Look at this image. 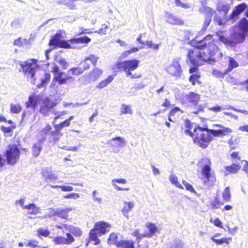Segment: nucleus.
I'll use <instances>...</instances> for the list:
<instances>
[{"mask_svg":"<svg viewBox=\"0 0 248 248\" xmlns=\"http://www.w3.org/2000/svg\"><path fill=\"white\" fill-rule=\"evenodd\" d=\"M187 135L190 136L193 142L202 148L207 147L212 140V135L214 137L221 136L218 129H209L207 127L202 128L195 124H191L187 119Z\"/></svg>","mask_w":248,"mask_h":248,"instance_id":"obj_1","label":"nucleus"},{"mask_svg":"<svg viewBox=\"0 0 248 248\" xmlns=\"http://www.w3.org/2000/svg\"><path fill=\"white\" fill-rule=\"evenodd\" d=\"M191 44L200 48L206 49L204 55L209 57L207 62L209 63L219 61L223 56L213 39L212 35H208L202 39L196 37L191 41Z\"/></svg>","mask_w":248,"mask_h":248,"instance_id":"obj_2","label":"nucleus"},{"mask_svg":"<svg viewBox=\"0 0 248 248\" xmlns=\"http://www.w3.org/2000/svg\"><path fill=\"white\" fill-rule=\"evenodd\" d=\"M198 165L202 169V179L206 186L212 185L215 181V177L211 173V162L209 159L204 157L201 159Z\"/></svg>","mask_w":248,"mask_h":248,"instance_id":"obj_3","label":"nucleus"},{"mask_svg":"<svg viewBox=\"0 0 248 248\" xmlns=\"http://www.w3.org/2000/svg\"><path fill=\"white\" fill-rule=\"evenodd\" d=\"M110 225L105 221H99L96 222L94 228L90 232V238L91 240L95 242L94 245H98L100 241L98 238V236H101L105 234L109 231Z\"/></svg>","mask_w":248,"mask_h":248,"instance_id":"obj_4","label":"nucleus"},{"mask_svg":"<svg viewBox=\"0 0 248 248\" xmlns=\"http://www.w3.org/2000/svg\"><path fill=\"white\" fill-rule=\"evenodd\" d=\"M240 30L239 28H233L230 38L224 36H220V41L226 45L231 46H233L236 43L243 42L245 39L246 34L241 31Z\"/></svg>","mask_w":248,"mask_h":248,"instance_id":"obj_5","label":"nucleus"},{"mask_svg":"<svg viewBox=\"0 0 248 248\" xmlns=\"http://www.w3.org/2000/svg\"><path fill=\"white\" fill-rule=\"evenodd\" d=\"M140 63V61L137 59L125 60L122 62H117L113 67L114 70L124 71L127 77L131 75V71L136 69Z\"/></svg>","mask_w":248,"mask_h":248,"instance_id":"obj_6","label":"nucleus"},{"mask_svg":"<svg viewBox=\"0 0 248 248\" xmlns=\"http://www.w3.org/2000/svg\"><path fill=\"white\" fill-rule=\"evenodd\" d=\"M33 63L25 62L23 63H20V66L22 71L27 76L28 81L32 85L35 84V78L34 77L35 70L38 66L36 65L37 60L32 59L31 60Z\"/></svg>","mask_w":248,"mask_h":248,"instance_id":"obj_7","label":"nucleus"},{"mask_svg":"<svg viewBox=\"0 0 248 248\" xmlns=\"http://www.w3.org/2000/svg\"><path fill=\"white\" fill-rule=\"evenodd\" d=\"M189 45L192 46L191 44V41L188 43ZM193 46L192 49L189 48L188 53L187 55L189 59L190 62L191 63H195V62H207L209 60V57L205 56L204 54L205 52H203L202 54L199 50V49H202V48H200L196 46Z\"/></svg>","mask_w":248,"mask_h":248,"instance_id":"obj_8","label":"nucleus"},{"mask_svg":"<svg viewBox=\"0 0 248 248\" xmlns=\"http://www.w3.org/2000/svg\"><path fill=\"white\" fill-rule=\"evenodd\" d=\"M20 150L16 145H10L6 151L5 157L8 164L15 165L19 160Z\"/></svg>","mask_w":248,"mask_h":248,"instance_id":"obj_9","label":"nucleus"},{"mask_svg":"<svg viewBox=\"0 0 248 248\" xmlns=\"http://www.w3.org/2000/svg\"><path fill=\"white\" fill-rule=\"evenodd\" d=\"M49 45L50 46H59L62 48H71L70 45L66 41L62 39L60 34L56 33L50 40Z\"/></svg>","mask_w":248,"mask_h":248,"instance_id":"obj_10","label":"nucleus"},{"mask_svg":"<svg viewBox=\"0 0 248 248\" xmlns=\"http://www.w3.org/2000/svg\"><path fill=\"white\" fill-rule=\"evenodd\" d=\"M166 70L171 76H179L181 72V68L178 60H174L172 63L166 68Z\"/></svg>","mask_w":248,"mask_h":248,"instance_id":"obj_11","label":"nucleus"},{"mask_svg":"<svg viewBox=\"0 0 248 248\" xmlns=\"http://www.w3.org/2000/svg\"><path fill=\"white\" fill-rule=\"evenodd\" d=\"M107 144L109 147L115 148H123L126 145V141L123 137H116L108 140Z\"/></svg>","mask_w":248,"mask_h":248,"instance_id":"obj_12","label":"nucleus"},{"mask_svg":"<svg viewBox=\"0 0 248 248\" xmlns=\"http://www.w3.org/2000/svg\"><path fill=\"white\" fill-rule=\"evenodd\" d=\"M56 104L54 102L50 101L48 98L44 99L43 104L40 108V112L44 115H48L51 109H52Z\"/></svg>","mask_w":248,"mask_h":248,"instance_id":"obj_13","label":"nucleus"},{"mask_svg":"<svg viewBox=\"0 0 248 248\" xmlns=\"http://www.w3.org/2000/svg\"><path fill=\"white\" fill-rule=\"evenodd\" d=\"M66 114V112L63 111L62 112H55L54 114L56 116L52 122L55 128L56 129L57 131H60L64 127L68 126L70 125V122L68 120H65L64 121L60 123L59 124H55L56 120L58 119L62 115H64Z\"/></svg>","mask_w":248,"mask_h":248,"instance_id":"obj_14","label":"nucleus"},{"mask_svg":"<svg viewBox=\"0 0 248 248\" xmlns=\"http://www.w3.org/2000/svg\"><path fill=\"white\" fill-rule=\"evenodd\" d=\"M42 175L46 182L54 183L58 178L57 175L48 168H44L42 170Z\"/></svg>","mask_w":248,"mask_h":248,"instance_id":"obj_15","label":"nucleus"},{"mask_svg":"<svg viewBox=\"0 0 248 248\" xmlns=\"http://www.w3.org/2000/svg\"><path fill=\"white\" fill-rule=\"evenodd\" d=\"M165 17L167 18V22L172 24L181 25L184 24V21L172 14L166 13Z\"/></svg>","mask_w":248,"mask_h":248,"instance_id":"obj_16","label":"nucleus"},{"mask_svg":"<svg viewBox=\"0 0 248 248\" xmlns=\"http://www.w3.org/2000/svg\"><path fill=\"white\" fill-rule=\"evenodd\" d=\"M53 130H52V128L50 125H47L40 131V135L42 138V140L43 141L44 140L48 139L51 141L50 136L53 133Z\"/></svg>","mask_w":248,"mask_h":248,"instance_id":"obj_17","label":"nucleus"},{"mask_svg":"<svg viewBox=\"0 0 248 248\" xmlns=\"http://www.w3.org/2000/svg\"><path fill=\"white\" fill-rule=\"evenodd\" d=\"M202 14L205 15V19L202 25V31H206L207 28L210 24L212 20V17L214 14H217L216 12L213 9V12L206 13L203 12Z\"/></svg>","mask_w":248,"mask_h":248,"instance_id":"obj_18","label":"nucleus"},{"mask_svg":"<svg viewBox=\"0 0 248 248\" xmlns=\"http://www.w3.org/2000/svg\"><path fill=\"white\" fill-rule=\"evenodd\" d=\"M73 210H74V208L69 207L63 209H58L55 211V214L61 218L67 219L68 217V213Z\"/></svg>","mask_w":248,"mask_h":248,"instance_id":"obj_19","label":"nucleus"},{"mask_svg":"<svg viewBox=\"0 0 248 248\" xmlns=\"http://www.w3.org/2000/svg\"><path fill=\"white\" fill-rule=\"evenodd\" d=\"M71 78L65 75V74L62 72L56 74L54 75V79L56 81H58L60 85H62L66 83V81L70 79Z\"/></svg>","mask_w":248,"mask_h":248,"instance_id":"obj_20","label":"nucleus"},{"mask_svg":"<svg viewBox=\"0 0 248 248\" xmlns=\"http://www.w3.org/2000/svg\"><path fill=\"white\" fill-rule=\"evenodd\" d=\"M230 9V5L223 2L218 3L216 9L219 12H222L224 16H226Z\"/></svg>","mask_w":248,"mask_h":248,"instance_id":"obj_21","label":"nucleus"},{"mask_svg":"<svg viewBox=\"0 0 248 248\" xmlns=\"http://www.w3.org/2000/svg\"><path fill=\"white\" fill-rule=\"evenodd\" d=\"M233 28H239L241 31L247 33L248 32V20L246 18H242L239 22V25L234 26Z\"/></svg>","mask_w":248,"mask_h":248,"instance_id":"obj_22","label":"nucleus"},{"mask_svg":"<svg viewBox=\"0 0 248 248\" xmlns=\"http://www.w3.org/2000/svg\"><path fill=\"white\" fill-rule=\"evenodd\" d=\"M124 205L122 209V212L123 215L128 218V213L132 210L134 206V203L133 202H124Z\"/></svg>","mask_w":248,"mask_h":248,"instance_id":"obj_23","label":"nucleus"},{"mask_svg":"<svg viewBox=\"0 0 248 248\" xmlns=\"http://www.w3.org/2000/svg\"><path fill=\"white\" fill-rule=\"evenodd\" d=\"M43 143V141L42 140H40L34 144L32 148V155L34 157H37L39 155L42 148Z\"/></svg>","mask_w":248,"mask_h":248,"instance_id":"obj_24","label":"nucleus"},{"mask_svg":"<svg viewBox=\"0 0 248 248\" xmlns=\"http://www.w3.org/2000/svg\"><path fill=\"white\" fill-rule=\"evenodd\" d=\"M91 39L86 36L80 37L78 38H74L71 39L69 42L71 44H88L91 41Z\"/></svg>","mask_w":248,"mask_h":248,"instance_id":"obj_25","label":"nucleus"},{"mask_svg":"<svg viewBox=\"0 0 248 248\" xmlns=\"http://www.w3.org/2000/svg\"><path fill=\"white\" fill-rule=\"evenodd\" d=\"M64 226L66 230H68L71 233L76 236H80L82 235V231L79 228L67 225H64Z\"/></svg>","mask_w":248,"mask_h":248,"instance_id":"obj_26","label":"nucleus"},{"mask_svg":"<svg viewBox=\"0 0 248 248\" xmlns=\"http://www.w3.org/2000/svg\"><path fill=\"white\" fill-rule=\"evenodd\" d=\"M24 209L28 210V214L36 215L39 212V208L36 206L34 203H30L25 205Z\"/></svg>","mask_w":248,"mask_h":248,"instance_id":"obj_27","label":"nucleus"},{"mask_svg":"<svg viewBox=\"0 0 248 248\" xmlns=\"http://www.w3.org/2000/svg\"><path fill=\"white\" fill-rule=\"evenodd\" d=\"M118 248H134V243L132 240H121L118 245Z\"/></svg>","mask_w":248,"mask_h":248,"instance_id":"obj_28","label":"nucleus"},{"mask_svg":"<svg viewBox=\"0 0 248 248\" xmlns=\"http://www.w3.org/2000/svg\"><path fill=\"white\" fill-rule=\"evenodd\" d=\"M29 44V39L22 38V37H19L17 39H16L13 43V45L15 46H17L18 47H22L24 45H27Z\"/></svg>","mask_w":248,"mask_h":248,"instance_id":"obj_29","label":"nucleus"},{"mask_svg":"<svg viewBox=\"0 0 248 248\" xmlns=\"http://www.w3.org/2000/svg\"><path fill=\"white\" fill-rule=\"evenodd\" d=\"M120 242L118 240V236L117 233H111L108 239V243L109 245H115L118 247V245Z\"/></svg>","mask_w":248,"mask_h":248,"instance_id":"obj_30","label":"nucleus"},{"mask_svg":"<svg viewBox=\"0 0 248 248\" xmlns=\"http://www.w3.org/2000/svg\"><path fill=\"white\" fill-rule=\"evenodd\" d=\"M199 98V95L194 93H190L188 96L187 95V100L194 106L197 105Z\"/></svg>","mask_w":248,"mask_h":248,"instance_id":"obj_31","label":"nucleus"},{"mask_svg":"<svg viewBox=\"0 0 248 248\" xmlns=\"http://www.w3.org/2000/svg\"><path fill=\"white\" fill-rule=\"evenodd\" d=\"M201 4L202 7L199 9V11L201 13H203V12L210 13L213 12V9L207 6V1L208 0H199Z\"/></svg>","mask_w":248,"mask_h":248,"instance_id":"obj_32","label":"nucleus"},{"mask_svg":"<svg viewBox=\"0 0 248 248\" xmlns=\"http://www.w3.org/2000/svg\"><path fill=\"white\" fill-rule=\"evenodd\" d=\"M229 59V65L227 69V71L229 73L234 68H236L238 66V62L232 58L228 57Z\"/></svg>","mask_w":248,"mask_h":248,"instance_id":"obj_33","label":"nucleus"},{"mask_svg":"<svg viewBox=\"0 0 248 248\" xmlns=\"http://www.w3.org/2000/svg\"><path fill=\"white\" fill-rule=\"evenodd\" d=\"M146 227L148 228L149 233L153 236L158 231V228L156 225L151 222H148L146 224Z\"/></svg>","mask_w":248,"mask_h":248,"instance_id":"obj_34","label":"nucleus"},{"mask_svg":"<svg viewBox=\"0 0 248 248\" xmlns=\"http://www.w3.org/2000/svg\"><path fill=\"white\" fill-rule=\"evenodd\" d=\"M50 79V75L49 73H45V77L41 79V83L37 85L38 88L40 89L45 85L49 81Z\"/></svg>","mask_w":248,"mask_h":248,"instance_id":"obj_35","label":"nucleus"},{"mask_svg":"<svg viewBox=\"0 0 248 248\" xmlns=\"http://www.w3.org/2000/svg\"><path fill=\"white\" fill-rule=\"evenodd\" d=\"M240 168V167L239 165V164L233 163L231 166H227L226 167V170L230 173H235L238 170H239Z\"/></svg>","mask_w":248,"mask_h":248,"instance_id":"obj_36","label":"nucleus"},{"mask_svg":"<svg viewBox=\"0 0 248 248\" xmlns=\"http://www.w3.org/2000/svg\"><path fill=\"white\" fill-rule=\"evenodd\" d=\"M79 67L81 68L82 72H84L89 69L90 66V62L88 61V59L86 58L84 61H81L79 64Z\"/></svg>","mask_w":248,"mask_h":248,"instance_id":"obj_37","label":"nucleus"},{"mask_svg":"<svg viewBox=\"0 0 248 248\" xmlns=\"http://www.w3.org/2000/svg\"><path fill=\"white\" fill-rule=\"evenodd\" d=\"M121 114H132L133 113V110L131 109V107L125 104H122L121 105Z\"/></svg>","mask_w":248,"mask_h":248,"instance_id":"obj_38","label":"nucleus"},{"mask_svg":"<svg viewBox=\"0 0 248 248\" xmlns=\"http://www.w3.org/2000/svg\"><path fill=\"white\" fill-rule=\"evenodd\" d=\"M113 80V78L109 76L106 79L101 81L98 85H97L96 88L98 89H102L106 87L109 83H110Z\"/></svg>","mask_w":248,"mask_h":248,"instance_id":"obj_39","label":"nucleus"},{"mask_svg":"<svg viewBox=\"0 0 248 248\" xmlns=\"http://www.w3.org/2000/svg\"><path fill=\"white\" fill-rule=\"evenodd\" d=\"M169 180L171 183L176 186L183 189V186L178 182L177 177L174 174H170L169 176Z\"/></svg>","mask_w":248,"mask_h":248,"instance_id":"obj_40","label":"nucleus"},{"mask_svg":"<svg viewBox=\"0 0 248 248\" xmlns=\"http://www.w3.org/2000/svg\"><path fill=\"white\" fill-rule=\"evenodd\" d=\"M22 26V21L18 18L15 19L11 23V27L15 30H18L21 29Z\"/></svg>","mask_w":248,"mask_h":248,"instance_id":"obj_41","label":"nucleus"},{"mask_svg":"<svg viewBox=\"0 0 248 248\" xmlns=\"http://www.w3.org/2000/svg\"><path fill=\"white\" fill-rule=\"evenodd\" d=\"M222 197L223 198V200L226 202H228L230 201L231 195L230 191V188L229 187H227L225 188V189L223 191L222 193Z\"/></svg>","mask_w":248,"mask_h":248,"instance_id":"obj_42","label":"nucleus"},{"mask_svg":"<svg viewBox=\"0 0 248 248\" xmlns=\"http://www.w3.org/2000/svg\"><path fill=\"white\" fill-rule=\"evenodd\" d=\"M228 73L226 70H225L223 71H220L218 70L217 69H215L212 72V74L214 76L217 78H223L225 75L228 74Z\"/></svg>","mask_w":248,"mask_h":248,"instance_id":"obj_43","label":"nucleus"},{"mask_svg":"<svg viewBox=\"0 0 248 248\" xmlns=\"http://www.w3.org/2000/svg\"><path fill=\"white\" fill-rule=\"evenodd\" d=\"M102 74V71L98 68L93 69L90 73L91 78L96 79Z\"/></svg>","mask_w":248,"mask_h":248,"instance_id":"obj_44","label":"nucleus"},{"mask_svg":"<svg viewBox=\"0 0 248 248\" xmlns=\"http://www.w3.org/2000/svg\"><path fill=\"white\" fill-rule=\"evenodd\" d=\"M217 127H219L220 128L218 129L220 131L222 136L226 135L228 133H230L232 132V130L229 127H225L223 126H222L219 124L215 125Z\"/></svg>","mask_w":248,"mask_h":248,"instance_id":"obj_45","label":"nucleus"},{"mask_svg":"<svg viewBox=\"0 0 248 248\" xmlns=\"http://www.w3.org/2000/svg\"><path fill=\"white\" fill-rule=\"evenodd\" d=\"M27 108H34L36 106V101L32 96H29L28 102L26 103Z\"/></svg>","mask_w":248,"mask_h":248,"instance_id":"obj_46","label":"nucleus"},{"mask_svg":"<svg viewBox=\"0 0 248 248\" xmlns=\"http://www.w3.org/2000/svg\"><path fill=\"white\" fill-rule=\"evenodd\" d=\"M53 240L56 245L66 244V238L62 236L56 237Z\"/></svg>","mask_w":248,"mask_h":248,"instance_id":"obj_47","label":"nucleus"},{"mask_svg":"<svg viewBox=\"0 0 248 248\" xmlns=\"http://www.w3.org/2000/svg\"><path fill=\"white\" fill-rule=\"evenodd\" d=\"M60 135V131H57L55 128L53 130V133H52L50 136L51 141H52L54 142H56L59 140V136Z\"/></svg>","mask_w":248,"mask_h":248,"instance_id":"obj_48","label":"nucleus"},{"mask_svg":"<svg viewBox=\"0 0 248 248\" xmlns=\"http://www.w3.org/2000/svg\"><path fill=\"white\" fill-rule=\"evenodd\" d=\"M10 110L12 113H19L21 110V106L18 105L11 104Z\"/></svg>","mask_w":248,"mask_h":248,"instance_id":"obj_49","label":"nucleus"},{"mask_svg":"<svg viewBox=\"0 0 248 248\" xmlns=\"http://www.w3.org/2000/svg\"><path fill=\"white\" fill-rule=\"evenodd\" d=\"M241 13H239L237 11H235V9H233L231 14L229 16V19L232 21H236L239 17V16Z\"/></svg>","mask_w":248,"mask_h":248,"instance_id":"obj_50","label":"nucleus"},{"mask_svg":"<svg viewBox=\"0 0 248 248\" xmlns=\"http://www.w3.org/2000/svg\"><path fill=\"white\" fill-rule=\"evenodd\" d=\"M241 13H239L237 11H235V9H233L231 14L229 16V19L232 21H236L239 17V16Z\"/></svg>","mask_w":248,"mask_h":248,"instance_id":"obj_51","label":"nucleus"},{"mask_svg":"<svg viewBox=\"0 0 248 248\" xmlns=\"http://www.w3.org/2000/svg\"><path fill=\"white\" fill-rule=\"evenodd\" d=\"M69 72H71L72 75L75 76H78L82 74L83 72L81 68L78 67H73L69 69Z\"/></svg>","mask_w":248,"mask_h":248,"instance_id":"obj_52","label":"nucleus"},{"mask_svg":"<svg viewBox=\"0 0 248 248\" xmlns=\"http://www.w3.org/2000/svg\"><path fill=\"white\" fill-rule=\"evenodd\" d=\"M247 8V5L245 3H242L234 7L235 11H237L239 13H243Z\"/></svg>","mask_w":248,"mask_h":248,"instance_id":"obj_53","label":"nucleus"},{"mask_svg":"<svg viewBox=\"0 0 248 248\" xmlns=\"http://www.w3.org/2000/svg\"><path fill=\"white\" fill-rule=\"evenodd\" d=\"M200 76L199 75L197 74H193L191 75L189 78V81L192 83V85L194 86L195 85V82L198 81Z\"/></svg>","mask_w":248,"mask_h":248,"instance_id":"obj_54","label":"nucleus"},{"mask_svg":"<svg viewBox=\"0 0 248 248\" xmlns=\"http://www.w3.org/2000/svg\"><path fill=\"white\" fill-rule=\"evenodd\" d=\"M98 192L96 190L93 191L92 193V198L94 202H97L99 204H101L102 202V199L101 198L97 197V194Z\"/></svg>","mask_w":248,"mask_h":248,"instance_id":"obj_55","label":"nucleus"},{"mask_svg":"<svg viewBox=\"0 0 248 248\" xmlns=\"http://www.w3.org/2000/svg\"><path fill=\"white\" fill-rule=\"evenodd\" d=\"M86 58L88 59V61L90 62V64L92 63L94 65L96 64L98 60V57L94 55H90Z\"/></svg>","mask_w":248,"mask_h":248,"instance_id":"obj_56","label":"nucleus"},{"mask_svg":"<svg viewBox=\"0 0 248 248\" xmlns=\"http://www.w3.org/2000/svg\"><path fill=\"white\" fill-rule=\"evenodd\" d=\"M187 191H189L190 192L192 198H195L198 196L196 191L195 190L194 188L192 187L191 185L187 183Z\"/></svg>","mask_w":248,"mask_h":248,"instance_id":"obj_57","label":"nucleus"},{"mask_svg":"<svg viewBox=\"0 0 248 248\" xmlns=\"http://www.w3.org/2000/svg\"><path fill=\"white\" fill-rule=\"evenodd\" d=\"M145 45L147 46L149 48H153L156 50L158 49L159 46H160L158 44H153L152 41H146Z\"/></svg>","mask_w":248,"mask_h":248,"instance_id":"obj_58","label":"nucleus"},{"mask_svg":"<svg viewBox=\"0 0 248 248\" xmlns=\"http://www.w3.org/2000/svg\"><path fill=\"white\" fill-rule=\"evenodd\" d=\"M191 64L193 65V67H191L189 70V72L191 74H193L195 72H196L198 70V67L199 65H202V62H195V63H191Z\"/></svg>","mask_w":248,"mask_h":248,"instance_id":"obj_59","label":"nucleus"},{"mask_svg":"<svg viewBox=\"0 0 248 248\" xmlns=\"http://www.w3.org/2000/svg\"><path fill=\"white\" fill-rule=\"evenodd\" d=\"M56 62L59 63L64 69L67 68L68 64L65 59L62 58L57 59Z\"/></svg>","mask_w":248,"mask_h":248,"instance_id":"obj_60","label":"nucleus"},{"mask_svg":"<svg viewBox=\"0 0 248 248\" xmlns=\"http://www.w3.org/2000/svg\"><path fill=\"white\" fill-rule=\"evenodd\" d=\"M182 241L179 240H175L172 244L170 248H182Z\"/></svg>","mask_w":248,"mask_h":248,"instance_id":"obj_61","label":"nucleus"},{"mask_svg":"<svg viewBox=\"0 0 248 248\" xmlns=\"http://www.w3.org/2000/svg\"><path fill=\"white\" fill-rule=\"evenodd\" d=\"M37 232L39 235L45 237L48 236L50 233V232L47 230L44 229L42 228H39L37 230Z\"/></svg>","mask_w":248,"mask_h":248,"instance_id":"obj_62","label":"nucleus"},{"mask_svg":"<svg viewBox=\"0 0 248 248\" xmlns=\"http://www.w3.org/2000/svg\"><path fill=\"white\" fill-rule=\"evenodd\" d=\"M131 235L136 237V241L139 243L140 240V236L141 234L140 233L139 230H135L133 232H131Z\"/></svg>","mask_w":248,"mask_h":248,"instance_id":"obj_63","label":"nucleus"},{"mask_svg":"<svg viewBox=\"0 0 248 248\" xmlns=\"http://www.w3.org/2000/svg\"><path fill=\"white\" fill-rule=\"evenodd\" d=\"M210 222L214 223V224L219 228H222V222L219 220V218H216V219H214L213 218H211L210 219Z\"/></svg>","mask_w":248,"mask_h":248,"instance_id":"obj_64","label":"nucleus"}]
</instances>
